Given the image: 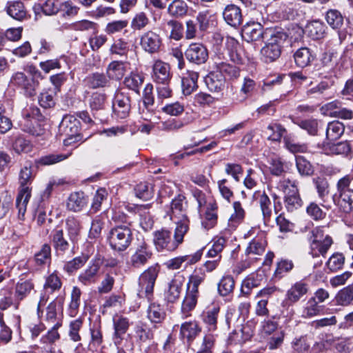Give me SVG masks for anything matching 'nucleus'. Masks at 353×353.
<instances>
[{"instance_id": "f257e3e1", "label": "nucleus", "mask_w": 353, "mask_h": 353, "mask_svg": "<svg viewBox=\"0 0 353 353\" xmlns=\"http://www.w3.org/2000/svg\"><path fill=\"white\" fill-rule=\"evenodd\" d=\"M213 68L216 71L211 72L205 79V84L211 92H220L223 90L225 83L223 74L230 78H236L239 75L237 67L226 63L219 56L213 58Z\"/></svg>"}, {"instance_id": "f03ea898", "label": "nucleus", "mask_w": 353, "mask_h": 353, "mask_svg": "<svg viewBox=\"0 0 353 353\" xmlns=\"http://www.w3.org/2000/svg\"><path fill=\"white\" fill-rule=\"evenodd\" d=\"M33 179L31 164L28 163L21 169L19 174L20 190L16 200V207L19 210V216L23 219L26 212L27 204L31 196L30 185Z\"/></svg>"}, {"instance_id": "7ed1b4c3", "label": "nucleus", "mask_w": 353, "mask_h": 353, "mask_svg": "<svg viewBox=\"0 0 353 353\" xmlns=\"http://www.w3.org/2000/svg\"><path fill=\"white\" fill-rule=\"evenodd\" d=\"M352 181V174L341 178L336 183L337 192L333 196L335 205L345 213H350L353 210V189L350 188Z\"/></svg>"}, {"instance_id": "20e7f679", "label": "nucleus", "mask_w": 353, "mask_h": 353, "mask_svg": "<svg viewBox=\"0 0 353 353\" xmlns=\"http://www.w3.org/2000/svg\"><path fill=\"white\" fill-rule=\"evenodd\" d=\"M288 35L281 31H272L265 42V46L261 50V59L265 63L276 60L281 54L284 42Z\"/></svg>"}, {"instance_id": "39448f33", "label": "nucleus", "mask_w": 353, "mask_h": 353, "mask_svg": "<svg viewBox=\"0 0 353 353\" xmlns=\"http://www.w3.org/2000/svg\"><path fill=\"white\" fill-rule=\"evenodd\" d=\"M170 79L169 64L156 61V90L159 98L167 99L171 97L172 90L169 85Z\"/></svg>"}, {"instance_id": "423d86ee", "label": "nucleus", "mask_w": 353, "mask_h": 353, "mask_svg": "<svg viewBox=\"0 0 353 353\" xmlns=\"http://www.w3.org/2000/svg\"><path fill=\"white\" fill-rule=\"evenodd\" d=\"M132 233L125 225H117L111 229L108 235V241L111 248L117 251L126 250L131 243Z\"/></svg>"}, {"instance_id": "0eeeda50", "label": "nucleus", "mask_w": 353, "mask_h": 353, "mask_svg": "<svg viewBox=\"0 0 353 353\" xmlns=\"http://www.w3.org/2000/svg\"><path fill=\"white\" fill-rule=\"evenodd\" d=\"M139 284L142 289L145 290V294L150 303L147 313L148 318L151 322L154 319V307L152 303L153 300V289L154 285V267H150L148 270L144 271L139 278Z\"/></svg>"}, {"instance_id": "6e6552de", "label": "nucleus", "mask_w": 353, "mask_h": 353, "mask_svg": "<svg viewBox=\"0 0 353 353\" xmlns=\"http://www.w3.org/2000/svg\"><path fill=\"white\" fill-rule=\"evenodd\" d=\"M10 85L21 89L27 97H32L36 94L39 82L23 72H15L10 77Z\"/></svg>"}, {"instance_id": "1a4fd4ad", "label": "nucleus", "mask_w": 353, "mask_h": 353, "mask_svg": "<svg viewBox=\"0 0 353 353\" xmlns=\"http://www.w3.org/2000/svg\"><path fill=\"white\" fill-rule=\"evenodd\" d=\"M50 238L57 254H63L70 248V241L63 228H55L50 233Z\"/></svg>"}, {"instance_id": "9d476101", "label": "nucleus", "mask_w": 353, "mask_h": 353, "mask_svg": "<svg viewBox=\"0 0 353 353\" xmlns=\"http://www.w3.org/2000/svg\"><path fill=\"white\" fill-rule=\"evenodd\" d=\"M185 56L190 62L199 65L208 60V52L202 43H192L186 49Z\"/></svg>"}, {"instance_id": "9b49d317", "label": "nucleus", "mask_w": 353, "mask_h": 353, "mask_svg": "<svg viewBox=\"0 0 353 353\" xmlns=\"http://www.w3.org/2000/svg\"><path fill=\"white\" fill-rule=\"evenodd\" d=\"M271 30H264L263 26L258 23L247 24L242 30V37L248 42L257 41L268 38Z\"/></svg>"}, {"instance_id": "f8f14e48", "label": "nucleus", "mask_w": 353, "mask_h": 353, "mask_svg": "<svg viewBox=\"0 0 353 353\" xmlns=\"http://www.w3.org/2000/svg\"><path fill=\"white\" fill-rule=\"evenodd\" d=\"M312 232L314 236L310 244L312 255L314 256H319L320 254L324 255L332 244V238L329 236H326L322 241L319 239L321 233L319 228L314 229Z\"/></svg>"}, {"instance_id": "ddd939ff", "label": "nucleus", "mask_w": 353, "mask_h": 353, "mask_svg": "<svg viewBox=\"0 0 353 353\" xmlns=\"http://www.w3.org/2000/svg\"><path fill=\"white\" fill-rule=\"evenodd\" d=\"M100 267L99 261L92 260L87 268L78 276V281L83 285L95 283L98 280Z\"/></svg>"}, {"instance_id": "4468645a", "label": "nucleus", "mask_w": 353, "mask_h": 353, "mask_svg": "<svg viewBox=\"0 0 353 353\" xmlns=\"http://www.w3.org/2000/svg\"><path fill=\"white\" fill-rule=\"evenodd\" d=\"M130 97L123 92H117L115 95L112 108L114 113L119 119H125L130 110Z\"/></svg>"}, {"instance_id": "2eb2a0df", "label": "nucleus", "mask_w": 353, "mask_h": 353, "mask_svg": "<svg viewBox=\"0 0 353 353\" xmlns=\"http://www.w3.org/2000/svg\"><path fill=\"white\" fill-rule=\"evenodd\" d=\"M39 111V109L34 108L32 110V115L30 113L24 114L23 121L21 123L23 130L33 136H39L43 133V129L34 118V115L38 114Z\"/></svg>"}, {"instance_id": "dca6fc26", "label": "nucleus", "mask_w": 353, "mask_h": 353, "mask_svg": "<svg viewBox=\"0 0 353 353\" xmlns=\"http://www.w3.org/2000/svg\"><path fill=\"white\" fill-rule=\"evenodd\" d=\"M6 11L14 20L23 21L28 19L27 10L21 1H8L6 6Z\"/></svg>"}, {"instance_id": "f3484780", "label": "nucleus", "mask_w": 353, "mask_h": 353, "mask_svg": "<svg viewBox=\"0 0 353 353\" xmlns=\"http://www.w3.org/2000/svg\"><path fill=\"white\" fill-rule=\"evenodd\" d=\"M34 284L31 280L20 279L14 286L15 308L19 307L21 301L34 290Z\"/></svg>"}, {"instance_id": "a211bd4d", "label": "nucleus", "mask_w": 353, "mask_h": 353, "mask_svg": "<svg viewBox=\"0 0 353 353\" xmlns=\"http://www.w3.org/2000/svg\"><path fill=\"white\" fill-rule=\"evenodd\" d=\"M176 249L171 239L170 232L166 230L156 232V250L172 252Z\"/></svg>"}, {"instance_id": "6ab92c4d", "label": "nucleus", "mask_w": 353, "mask_h": 353, "mask_svg": "<svg viewBox=\"0 0 353 353\" xmlns=\"http://www.w3.org/2000/svg\"><path fill=\"white\" fill-rule=\"evenodd\" d=\"M220 307L217 304H212L206 307L203 312V321L210 332H214L217 328V321Z\"/></svg>"}, {"instance_id": "aec40b11", "label": "nucleus", "mask_w": 353, "mask_h": 353, "mask_svg": "<svg viewBox=\"0 0 353 353\" xmlns=\"http://www.w3.org/2000/svg\"><path fill=\"white\" fill-rule=\"evenodd\" d=\"M59 130L65 136H74L80 134V122L73 115H65L60 123Z\"/></svg>"}, {"instance_id": "412c9836", "label": "nucleus", "mask_w": 353, "mask_h": 353, "mask_svg": "<svg viewBox=\"0 0 353 353\" xmlns=\"http://www.w3.org/2000/svg\"><path fill=\"white\" fill-rule=\"evenodd\" d=\"M233 212L228 220V228L230 230H236L241 225L245 217V210L240 201H234L232 203Z\"/></svg>"}, {"instance_id": "4be33fe9", "label": "nucleus", "mask_w": 353, "mask_h": 353, "mask_svg": "<svg viewBox=\"0 0 353 353\" xmlns=\"http://www.w3.org/2000/svg\"><path fill=\"white\" fill-rule=\"evenodd\" d=\"M307 292V284L302 281H297L288 290L285 299L290 303H295L304 296Z\"/></svg>"}, {"instance_id": "5701e85b", "label": "nucleus", "mask_w": 353, "mask_h": 353, "mask_svg": "<svg viewBox=\"0 0 353 353\" xmlns=\"http://www.w3.org/2000/svg\"><path fill=\"white\" fill-rule=\"evenodd\" d=\"M163 34L176 41H179L183 36V27L181 23L170 20L162 25Z\"/></svg>"}, {"instance_id": "b1692460", "label": "nucleus", "mask_w": 353, "mask_h": 353, "mask_svg": "<svg viewBox=\"0 0 353 353\" xmlns=\"http://www.w3.org/2000/svg\"><path fill=\"white\" fill-rule=\"evenodd\" d=\"M152 256V252L148 250L146 243H143L132 255L130 262L132 266L140 268L145 265L149 259Z\"/></svg>"}, {"instance_id": "393cba45", "label": "nucleus", "mask_w": 353, "mask_h": 353, "mask_svg": "<svg viewBox=\"0 0 353 353\" xmlns=\"http://www.w3.org/2000/svg\"><path fill=\"white\" fill-rule=\"evenodd\" d=\"M184 280L182 275L179 274L174 275L166 292V298L168 301L174 302L179 297Z\"/></svg>"}, {"instance_id": "a878e982", "label": "nucleus", "mask_w": 353, "mask_h": 353, "mask_svg": "<svg viewBox=\"0 0 353 353\" xmlns=\"http://www.w3.org/2000/svg\"><path fill=\"white\" fill-rule=\"evenodd\" d=\"M223 16L228 24L236 27L241 23L242 14L240 8L234 5H228L225 7Z\"/></svg>"}, {"instance_id": "bb28decb", "label": "nucleus", "mask_w": 353, "mask_h": 353, "mask_svg": "<svg viewBox=\"0 0 353 353\" xmlns=\"http://www.w3.org/2000/svg\"><path fill=\"white\" fill-rule=\"evenodd\" d=\"M217 210L218 205L216 202L210 203L208 205L204 219L201 222L205 229L209 230L216 225L218 219Z\"/></svg>"}, {"instance_id": "cd10ccee", "label": "nucleus", "mask_w": 353, "mask_h": 353, "mask_svg": "<svg viewBox=\"0 0 353 353\" xmlns=\"http://www.w3.org/2000/svg\"><path fill=\"white\" fill-rule=\"evenodd\" d=\"M87 199L83 192H76L70 194L67 201L68 210L79 212L86 205Z\"/></svg>"}, {"instance_id": "c85d7f7f", "label": "nucleus", "mask_w": 353, "mask_h": 353, "mask_svg": "<svg viewBox=\"0 0 353 353\" xmlns=\"http://www.w3.org/2000/svg\"><path fill=\"white\" fill-rule=\"evenodd\" d=\"M199 74L194 71H188L182 78V91L184 95H190L197 88Z\"/></svg>"}, {"instance_id": "c756f323", "label": "nucleus", "mask_w": 353, "mask_h": 353, "mask_svg": "<svg viewBox=\"0 0 353 353\" xmlns=\"http://www.w3.org/2000/svg\"><path fill=\"white\" fill-rule=\"evenodd\" d=\"M323 310V306L318 304L314 299L310 297L301 311V316L303 319H312L314 316L320 315Z\"/></svg>"}, {"instance_id": "7c9ffc66", "label": "nucleus", "mask_w": 353, "mask_h": 353, "mask_svg": "<svg viewBox=\"0 0 353 353\" xmlns=\"http://www.w3.org/2000/svg\"><path fill=\"white\" fill-rule=\"evenodd\" d=\"M258 195L256 200L259 204L261 210L262 212L264 222L268 223L272 216V203L268 196L263 192H255V196Z\"/></svg>"}, {"instance_id": "2f4dec72", "label": "nucleus", "mask_w": 353, "mask_h": 353, "mask_svg": "<svg viewBox=\"0 0 353 353\" xmlns=\"http://www.w3.org/2000/svg\"><path fill=\"white\" fill-rule=\"evenodd\" d=\"M305 31L307 35L312 39H320L325 34V26L320 21H312L307 23L305 27Z\"/></svg>"}, {"instance_id": "473e14b6", "label": "nucleus", "mask_w": 353, "mask_h": 353, "mask_svg": "<svg viewBox=\"0 0 353 353\" xmlns=\"http://www.w3.org/2000/svg\"><path fill=\"white\" fill-rule=\"evenodd\" d=\"M252 334L247 326H241L230 333L228 340L230 343L242 344L250 339Z\"/></svg>"}, {"instance_id": "72a5a7b5", "label": "nucleus", "mask_w": 353, "mask_h": 353, "mask_svg": "<svg viewBox=\"0 0 353 353\" xmlns=\"http://www.w3.org/2000/svg\"><path fill=\"white\" fill-rule=\"evenodd\" d=\"M126 72L125 63L119 61H112L108 66L106 73L111 79L120 80Z\"/></svg>"}, {"instance_id": "f704fd0d", "label": "nucleus", "mask_w": 353, "mask_h": 353, "mask_svg": "<svg viewBox=\"0 0 353 353\" xmlns=\"http://www.w3.org/2000/svg\"><path fill=\"white\" fill-rule=\"evenodd\" d=\"M81 290L79 288L74 286L70 294V302L68 305V314L71 317L77 316L81 304Z\"/></svg>"}, {"instance_id": "c9c22d12", "label": "nucleus", "mask_w": 353, "mask_h": 353, "mask_svg": "<svg viewBox=\"0 0 353 353\" xmlns=\"http://www.w3.org/2000/svg\"><path fill=\"white\" fill-rule=\"evenodd\" d=\"M296 64L301 68L308 65L314 59L307 48H301L294 54Z\"/></svg>"}, {"instance_id": "e433bc0d", "label": "nucleus", "mask_w": 353, "mask_h": 353, "mask_svg": "<svg viewBox=\"0 0 353 353\" xmlns=\"http://www.w3.org/2000/svg\"><path fill=\"white\" fill-rule=\"evenodd\" d=\"M199 292H196L188 290L182 303L181 311L184 316L187 317L190 315V312L192 310L197 303Z\"/></svg>"}, {"instance_id": "4c0bfd02", "label": "nucleus", "mask_w": 353, "mask_h": 353, "mask_svg": "<svg viewBox=\"0 0 353 353\" xmlns=\"http://www.w3.org/2000/svg\"><path fill=\"white\" fill-rule=\"evenodd\" d=\"M266 241L264 238L263 234L254 238L246 248L245 253L247 254H256L261 255L265 251L266 246Z\"/></svg>"}, {"instance_id": "58836bf2", "label": "nucleus", "mask_w": 353, "mask_h": 353, "mask_svg": "<svg viewBox=\"0 0 353 353\" xmlns=\"http://www.w3.org/2000/svg\"><path fill=\"white\" fill-rule=\"evenodd\" d=\"M67 236L70 241L74 243L78 241L81 230V225L79 221L73 217H68L65 221Z\"/></svg>"}, {"instance_id": "ea45409f", "label": "nucleus", "mask_w": 353, "mask_h": 353, "mask_svg": "<svg viewBox=\"0 0 353 353\" xmlns=\"http://www.w3.org/2000/svg\"><path fill=\"white\" fill-rule=\"evenodd\" d=\"M336 304L347 306L353 301V283L341 290L335 296Z\"/></svg>"}, {"instance_id": "a19ab883", "label": "nucleus", "mask_w": 353, "mask_h": 353, "mask_svg": "<svg viewBox=\"0 0 353 353\" xmlns=\"http://www.w3.org/2000/svg\"><path fill=\"white\" fill-rule=\"evenodd\" d=\"M345 127L343 124L339 121H334L327 124L326 128V138L330 141H335L340 138L343 134Z\"/></svg>"}, {"instance_id": "79ce46f5", "label": "nucleus", "mask_w": 353, "mask_h": 353, "mask_svg": "<svg viewBox=\"0 0 353 353\" xmlns=\"http://www.w3.org/2000/svg\"><path fill=\"white\" fill-rule=\"evenodd\" d=\"M188 222L185 214H182V219L177 222L174 232V240L173 241L176 248L183 241L184 235L188 230Z\"/></svg>"}, {"instance_id": "37998d69", "label": "nucleus", "mask_w": 353, "mask_h": 353, "mask_svg": "<svg viewBox=\"0 0 353 353\" xmlns=\"http://www.w3.org/2000/svg\"><path fill=\"white\" fill-rule=\"evenodd\" d=\"M114 343L119 344L121 339V335L125 334L129 327L128 319L125 317L119 316L117 319H114Z\"/></svg>"}, {"instance_id": "c03bdc74", "label": "nucleus", "mask_w": 353, "mask_h": 353, "mask_svg": "<svg viewBox=\"0 0 353 353\" xmlns=\"http://www.w3.org/2000/svg\"><path fill=\"white\" fill-rule=\"evenodd\" d=\"M34 261L37 265H49L51 262V247L45 243L39 251L34 254Z\"/></svg>"}, {"instance_id": "a18cd8bd", "label": "nucleus", "mask_w": 353, "mask_h": 353, "mask_svg": "<svg viewBox=\"0 0 353 353\" xmlns=\"http://www.w3.org/2000/svg\"><path fill=\"white\" fill-rule=\"evenodd\" d=\"M201 331L195 321L185 322L181 325V335L188 341L192 340Z\"/></svg>"}, {"instance_id": "49530a36", "label": "nucleus", "mask_w": 353, "mask_h": 353, "mask_svg": "<svg viewBox=\"0 0 353 353\" xmlns=\"http://www.w3.org/2000/svg\"><path fill=\"white\" fill-rule=\"evenodd\" d=\"M261 275L253 274L245 278L241 285V292L245 295H249L253 288H257L261 285Z\"/></svg>"}, {"instance_id": "de8ad7c7", "label": "nucleus", "mask_w": 353, "mask_h": 353, "mask_svg": "<svg viewBox=\"0 0 353 353\" xmlns=\"http://www.w3.org/2000/svg\"><path fill=\"white\" fill-rule=\"evenodd\" d=\"M226 45L231 51V59L237 63H242V57L239 53V50H241V46L239 41L232 37H227Z\"/></svg>"}, {"instance_id": "09e8293b", "label": "nucleus", "mask_w": 353, "mask_h": 353, "mask_svg": "<svg viewBox=\"0 0 353 353\" xmlns=\"http://www.w3.org/2000/svg\"><path fill=\"white\" fill-rule=\"evenodd\" d=\"M205 274L201 270H195L193 273L190 276L188 281V290L196 292H199V285L205 280Z\"/></svg>"}, {"instance_id": "8fccbe9b", "label": "nucleus", "mask_w": 353, "mask_h": 353, "mask_svg": "<svg viewBox=\"0 0 353 353\" xmlns=\"http://www.w3.org/2000/svg\"><path fill=\"white\" fill-rule=\"evenodd\" d=\"M327 23L333 28L339 29L343 23V17L337 10H330L325 15Z\"/></svg>"}, {"instance_id": "3c124183", "label": "nucleus", "mask_w": 353, "mask_h": 353, "mask_svg": "<svg viewBox=\"0 0 353 353\" xmlns=\"http://www.w3.org/2000/svg\"><path fill=\"white\" fill-rule=\"evenodd\" d=\"M313 182L319 199L324 201L325 198L330 193V184L327 180L325 178L318 177L314 179Z\"/></svg>"}, {"instance_id": "603ef678", "label": "nucleus", "mask_w": 353, "mask_h": 353, "mask_svg": "<svg viewBox=\"0 0 353 353\" xmlns=\"http://www.w3.org/2000/svg\"><path fill=\"white\" fill-rule=\"evenodd\" d=\"M186 207V202L185 201V197L181 195H179L174 199L172 200L171 203L172 215L170 219L179 216V218L182 219V214H185L183 211Z\"/></svg>"}, {"instance_id": "864d4df0", "label": "nucleus", "mask_w": 353, "mask_h": 353, "mask_svg": "<svg viewBox=\"0 0 353 353\" xmlns=\"http://www.w3.org/2000/svg\"><path fill=\"white\" fill-rule=\"evenodd\" d=\"M234 288V281L231 276H223L218 284V291L221 296H227Z\"/></svg>"}, {"instance_id": "5fc2aeb1", "label": "nucleus", "mask_w": 353, "mask_h": 353, "mask_svg": "<svg viewBox=\"0 0 353 353\" xmlns=\"http://www.w3.org/2000/svg\"><path fill=\"white\" fill-rule=\"evenodd\" d=\"M345 263V256L341 253L333 254L327 261V267L332 272L341 270Z\"/></svg>"}, {"instance_id": "6e6d98bb", "label": "nucleus", "mask_w": 353, "mask_h": 353, "mask_svg": "<svg viewBox=\"0 0 353 353\" xmlns=\"http://www.w3.org/2000/svg\"><path fill=\"white\" fill-rule=\"evenodd\" d=\"M83 325V321L77 319L72 321L69 324L68 336L70 339L73 342H79L81 337L79 334V331Z\"/></svg>"}, {"instance_id": "4d7b16f0", "label": "nucleus", "mask_w": 353, "mask_h": 353, "mask_svg": "<svg viewBox=\"0 0 353 353\" xmlns=\"http://www.w3.org/2000/svg\"><path fill=\"white\" fill-rule=\"evenodd\" d=\"M307 93V94H318L323 95L325 99H330L334 95V93L330 91L329 83L327 82H321L315 87L310 89Z\"/></svg>"}, {"instance_id": "13d9d810", "label": "nucleus", "mask_w": 353, "mask_h": 353, "mask_svg": "<svg viewBox=\"0 0 353 353\" xmlns=\"http://www.w3.org/2000/svg\"><path fill=\"white\" fill-rule=\"evenodd\" d=\"M168 12L174 17H182L187 12L186 3L181 0H174L168 6Z\"/></svg>"}, {"instance_id": "bf43d9fd", "label": "nucleus", "mask_w": 353, "mask_h": 353, "mask_svg": "<svg viewBox=\"0 0 353 353\" xmlns=\"http://www.w3.org/2000/svg\"><path fill=\"white\" fill-rule=\"evenodd\" d=\"M87 83L91 88L104 87L108 83V79L103 74L94 73L87 78Z\"/></svg>"}, {"instance_id": "052dcab7", "label": "nucleus", "mask_w": 353, "mask_h": 353, "mask_svg": "<svg viewBox=\"0 0 353 353\" xmlns=\"http://www.w3.org/2000/svg\"><path fill=\"white\" fill-rule=\"evenodd\" d=\"M285 130L281 125L273 123L267 127L265 133L272 141H279L285 133Z\"/></svg>"}, {"instance_id": "680f3d73", "label": "nucleus", "mask_w": 353, "mask_h": 353, "mask_svg": "<svg viewBox=\"0 0 353 353\" xmlns=\"http://www.w3.org/2000/svg\"><path fill=\"white\" fill-rule=\"evenodd\" d=\"M32 147L30 141L22 137H17L12 143L13 150L18 154L30 152L32 150Z\"/></svg>"}, {"instance_id": "e2e57ef3", "label": "nucleus", "mask_w": 353, "mask_h": 353, "mask_svg": "<svg viewBox=\"0 0 353 353\" xmlns=\"http://www.w3.org/2000/svg\"><path fill=\"white\" fill-rule=\"evenodd\" d=\"M142 48L150 54L154 52V32L148 31L145 32L141 39Z\"/></svg>"}, {"instance_id": "0e129e2a", "label": "nucleus", "mask_w": 353, "mask_h": 353, "mask_svg": "<svg viewBox=\"0 0 353 353\" xmlns=\"http://www.w3.org/2000/svg\"><path fill=\"white\" fill-rule=\"evenodd\" d=\"M39 103L43 108H50L55 105L54 92L46 90L42 92L39 97Z\"/></svg>"}, {"instance_id": "69168bd1", "label": "nucleus", "mask_w": 353, "mask_h": 353, "mask_svg": "<svg viewBox=\"0 0 353 353\" xmlns=\"http://www.w3.org/2000/svg\"><path fill=\"white\" fill-rule=\"evenodd\" d=\"M296 165L301 175H310L313 172L310 163L302 156L296 157Z\"/></svg>"}, {"instance_id": "338daca9", "label": "nucleus", "mask_w": 353, "mask_h": 353, "mask_svg": "<svg viewBox=\"0 0 353 353\" xmlns=\"http://www.w3.org/2000/svg\"><path fill=\"white\" fill-rule=\"evenodd\" d=\"M88 258L85 256L83 257H75L72 260L68 261L64 265L63 270L68 274H72L77 270L80 269L86 263Z\"/></svg>"}, {"instance_id": "774afa93", "label": "nucleus", "mask_w": 353, "mask_h": 353, "mask_svg": "<svg viewBox=\"0 0 353 353\" xmlns=\"http://www.w3.org/2000/svg\"><path fill=\"white\" fill-rule=\"evenodd\" d=\"M143 82V77L137 73H131L130 76L125 77L124 84L130 89L139 92V86Z\"/></svg>"}]
</instances>
